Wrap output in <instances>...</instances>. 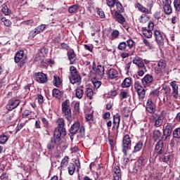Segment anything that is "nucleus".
I'll list each match as a JSON object with an SVG mask.
<instances>
[{
  "label": "nucleus",
  "instance_id": "f257e3e1",
  "mask_svg": "<svg viewBox=\"0 0 180 180\" xmlns=\"http://www.w3.org/2000/svg\"><path fill=\"white\" fill-rule=\"evenodd\" d=\"M170 86L172 88V91L171 93V89L167 88L165 89L163 87L165 91L164 96H170L172 95L174 99H178L179 93H178V84H176V81H172L169 83Z\"/></svg>",
  "mask_w": 180,
  "mask_h": 180
},
{
  "label": "nucleus",
  "instance_id": "f03ea898",
  "mask_svg": "<svg viewBox=\"0 0 180 180\" xmlns=\"http://www.w3.org/2000/svg\"><path fill=\"white\" fill-rule=\"evenodd\" d=\"M62 113L68 122L72 120L71 108L70 107V100H66L62 103Z\"/></svg>",
  "mask_w": 180,
  "mask_h": 180
},
{
  "label": "nucleus",
  "instance_id": "7ed1b4c3",
  "mask_svg": "<svg viewBox=\"0 0 180 180\" xmlns=\"http://www.w3.org/2000/svg\"><path fill=\"white\" fill-rule=\"evenodd\" d=\"M70 74L71 77H70V82L73 85L76 84L77 85H80L81 84V76L78 74L77 68L74 66H70Z\"/></svg>",
  "mask_w": 180,
  "mask_h": 180
},
{
  "label": "nucleus",
  "instance_id": "20e7f679",
  "mask_svg": "<svg viewBox=\"0 0 180 180\" xmlns=\"http://www.w3.org/2000/svg\"><path fill=\"white\" fill-rule=\"evenodd\" d=\"M175 128V125L172 123H167L166 126L163 127V134L162 136V140L165 141L168 137H170L171 134H172V130Z\"/></svg>",
  "mask_w": 180,
  "mask_h": 180
},
{
  "label": "nucleus",
  "instance_id": "39448f33",
  "mask_svg": "<svg viewBox=\"0 0 180 180\" xmlns=\"http://www.w3.org/2000/svg\"><path fill=\"white\" fill-rule=\"evenodd\" d=\"M131 148V139L130 136L125 135L122 139V153L124 157H127V150Z\"/></svg>",
  "mask_w": 180,
  "mask_h": 180
},
{
  "label": "nucleus",
  "instance_id": "423d86ee",
  "mask_svg": "<svg viewBox=\"0 0 180 180\" xmlns=\"http://www.w3.org/2000/svg\"><path fill=\"white\" fill-rule=\"evenodd\" d=\"M91 77L92 75H95V77H103L105 75V68L102 65H96L95 62H93Z\"/></svg>",
  "mask_w": 180,
  "mask_h": 180
},
{
  "label": "nucleus",
  "instance_id": "0eeeda50",
  "mask_svg": "<svg viewBox=\"0 0 180 180\" xmlns=\"http://www.w3.org/2000/svg\"><path fill=\"white\" fill-rule=\"evenodd\" d=\"M142 33L147 39H151L153 37V31L154 30V22L149 21L148 23V28L143 27Z\"/></svg>",
  "mask_w": 180,
  "mask_h": 180
},
{
  "label": "nucleus",
  "instance_id": "6e6552de",
  "mask_svg": "<svg viewBox=\"0 0 180 180\" xmlns=\"http://www.w3.org/2000/svg\"><path fill=\"white\" fill-rule=\"evenodd\" d=\"M165 68H167V61L164 59H160L155 68V74L158 77H161Z\"/></svg>",
  "mask_w": 180,
  "mask_h": 180
},
{
  "label": "nucleus",
  "instance_id": "1a4fd4ad",
  "mask_svg": "<svg viewBox=\"0 0 180 180\" xmlns=\"http://www.w3.org/2000/svg\"><path fill=\"white\" fill-rule=\"evenodd\" d=\"M25 56V51H18L14 57V61L18 64L20 68L25 65V59H23V57Z\"/></svg>",
  "mask_w": 180,
  "mask_h": 180
},
{
  "label": "nucleus",
  "instance_id": "9d476101",
  "mask_svg": "<svg viewBox=\"0 0 180 180\" xmlns=\"http://www.w3.org/2000/svg\"><path fill=\"white\" fill-rule=\"evenodd\" d=\"M134 88L137 92L139 101H144L146 98V89L140 85V83L136 82L134 84Z\"/></svg>",
  "mask_w": 180,
  "mask_h": 180
},
{
  "label": "nucleus",
  "instance_id": "9b49d317",
  "mask_svg": "<svg viewBox=\"0 0 180 180\" xmlns=\"http://www.w3.org/2000/svg\"><path fill=\"white\" fill-rule=\"evenodd\" d=\"M147 6H148V8L144 7L140 3L136 4V8L139 9L140 12H142V13H144V15H151V11L154 5L153 4H150Z\"/></svg>",
  "mask_w": 180,
  "mask_h": 180
},
{
  "label": "nucleus",
  "instance_id": "f8f14e48",
  "mask_svg": "<svg viewBox=\"0 0 180 180\" xmlns=\"http://www.w3.org/2000/svg\"><path fill=\"white\" fill-rule=\"evenodd\" d=\"M152 120L154 123L153 126H155V127H161V126H162V123H164V117L162 115L155 114L152 115Z\"/></svg>",
  "mask_w": 180,
  "mask_h": 180
},
{
  "label": "nucleus",
  "instance_id": "ddd939ff",
  "mask_svg": "<svg viewBox=\"0 0 180 180\" xmlns=\"http://www.w3.org/2000/svg\"><path fill=\"white\" fill-rule=\"evenodd\" d=\"M164 151H165V148H164V140L162 139L155 144L154 153L158 155H162Z\"/></svg>",
  "mask_w": 180,
  "mask_h": 180
},
{
  "label": "nucleus",
  "instance_id": "4468645a",
  "mask_svg": "<svg viewBox=\"0 0 180 180\" xmlns=\"http://www.w3.org/2000/svg\"><path fill=\"white\" fill-rule=\"evenodd\" d=\"M77 167V171L81 168V163L79 162V160L76 159L75 160V163H70L68 166V170L69 175H74V172H75V167Z\"/></svg>",
  "mask_w": 180,
  "mask_h": 180
},
{
  "label": "nucleus",
  "instance_id": "2eb2a0df",
  "mask_svg": "<svg viewBox=\"0 0 180 180\" xmlns=\"http://www.w3.org/2000/svg\"><path fill=\"white\" fill-rule=\"evenodd\" d=\"M162 34L163 33L161 31L158 30H154L153 35L158 46H164V35Z\"/></svg>",
  "mask_w": 180,
  "mask_h": 180
},
{
  "label": "nucleus",
  "instance_id": "dca6fc26",
  "mask_svg": "<svg viewBox=\"0 0 180 180\" xmlns=\"http://www.w3.org/2000/svg\"><path fill=\"white\" fill-rule=\"evenodd\" d=\"M18 105H20V100L12 99L8 101V103L6 106V109H7V110H13V109H16V107Z\"/></svg>",
  "mask_w": 180,
  "mask_h": 180
},
{
  "label": "nucleus",
  "instance_id": "f3484780",
  "mask_svg": "<svg viewBox=\"0 0 180 180\" xmlns=\"http://www.w3.org/2000/svg\"><path fill=\"white\" fill-rule=\"evenodd\" d=\"M146 109L148 113H155V104L151 98L147 100Z\"/></svg>",
  "mask_w": 180,
  "mask_h": 180
},
{
  "label": "nucleus",
  "instance_id": "a211bd4d",
  "mask_svg": "<svg viewBox=\"0 0 180 180\" xmlns=\"http://www.w3.org/2000/svg\"><path fill=\"white\" fill-rule=\"evenodd\" d=\"M46 29V25L42 24L37 27L34 30H32L30 32V36L31 37H35L37 34L41 33Z\"/></svg>",
  "mask_w": 180,
  "mask_h": 180
},
{
  "label": "nucleus",
  "instance_id": "6ab92c4d",
  "mask_svg": "<svg viewBox=\"0 0 180 180\" xmlns=\"http://www.w3.org/2000/svg\"><path fill=\"white\" fill-rule=\"evenodd\" d=\"M35 78L39 84H46L47 82V75L43 72H36Z\"/></svg>",
  "mask_w": 180,
  "mask_h": 180
},
{
  "label": "nucleus",
  "instance_id": "aec40b11",
  "mask_svg": "<svg viewBox=\"0 0 180 180\" xmlns=\"http://www.w3.org/2000/svg\"><path fill=\"white\" fill-rule=\"evenodd\" d=\"M67 134V131L63 132V130L58 129V130L54 131L53 134V140L58 141V143H61V136H65Z\"/></svg>",
  "mask_w": 180,
  "mask_h": 180
},
{
  "label": "nucleus",
  "instance_id": "412c9836",
  "mask_svg": "<svg viewBox=\"0 0 180 180\" xmlns=\"http://www.w3.org/2000/svg\"><path fill=\"white\" fill-rule=\"evenodd\" d=\"M112 124V129H116V130H119V126H120V115H119V114H116L113 116Z\"/></svg>",
  "mask_w": 180,
  "mask_h": 180
},
{
  "label": "nucleus",
  "instance_id": "4be33fe9",
  "mask_svg": "<svg viewBox=\"0 0 180 180\" xmlns=\"http://www.w3.org/2000/svg\"><path fill=\"white\" fill-rule=\"evenodd\" d=\"M79 127H81V124H79V122H75L70 129V134L74 136L76 133H78V131H79Z\"/></svg>",
  "mask_w": 180,
  "mask_h": 180
},
{
  "label": "nucleus",
  "instance_id": "5701e85b",
  "mask_svg": "<svg viewBox=\"0 0 180 180\" xmlns=\"http://www.w3.org/2000/svg\"><path fill=\"white\" fill-rule=\"evenodd\" d=\"M61 144L58 141H56V139H51V141L48 143L47 148L50 150V151L54 150L55 147H57Z\"/></svg>",
  "mask_w": 180,
  "mask_h": 180
},
{
  "label": "nucleus",
  "instance_id": "b1692460",
  "mask_svg": "<svg viewBox=\"0 0 180 180\" xmlns=\"http://www.w3.org/2000/svg\"><path fill=\"white\" fill-rule=\"evenodd\" d=\"M113 180H122V173H120V167L115 166L114 167V179Z\"/></svg>",
  "mask_w": 180,
  "mask_h": 180
},
{
  "label": "nucleus",
  "instance_id": "393cba45",
  "mask_svg": "<svg viewBox=\"0 0 180 180\" xmlns=\"http://www.w3.org/2000/svg\"><path fill=\"white\" fill-rule=\"evenodd\" d=\"M114 16H115V20L118 22V23H120L121 25H123V23L126 22V19L124 18L123 15H122V13H114Z\"/></svg>",
  "mask_w": 180,
  "mask_h": 180
},
{
  "label": "nucleus",
  "instance_id": "a878e982",
  "mask_svg": "<svg viewBox=\"0 0 180 180\" xmlns=\"http://www.w3.org/2000/svg\"><path fill=\"white\" fill-rule=\"evenodd\" d=\"M108 75L110 79H115V78L119 77V72L114 68H111L109 70Z\"/></svg>",
  "mask_w": 180,
  "mask_h": 180
},
{
  "label": "nucleus",
  "instance_id": "bb28decb",
  "mask_svg": "<svg viewBox=\"0 0 180 180\" xmlns=\"http://www.w3.org/2000/svg\"><path fill=\"white\" fill-rule=\"evenodd\" d=\"M162 136V134L161 133L160 130L158 129H155L153 131V139L154 140V141H160V140H161V136Z\"/></svg>",
  "mask_w": 180,
  "mask_h": 180
},
{
  "label": "nucleus",
  "instance_id": "cd10ccee",
  "mask_svg": "<svg viewBox=\"0 0 180 180\" xmlns=\"http://www.w3.org/2000/svg\"><path fill=\"white\" fill-rule=\"evenodd\" d=\"M171 0L169 2L166 1V4L164 6L163 9L165 15H171L172 13V8H171Z\"/></svg>",
  "mask_w": 180,
  "mask_h": 180
},
{
  "label": "nucleus",
  "instance_id": "c85d7f7f",
  "mask_svg": "<svg viewBox=\"0 0 180 180\" xmlns=\"http://www.w3.org/2000/svg\"><path fill=\"white\" fill-rule=\"evenodd\" d=\"M70 161V158H68V156H65L61 161L60 162V167H58V169H65V168H67V167H68V162Z\"/></svg>",
  "mask_w": 180,
  "mask_h": 180
},
{
  "label": "nucleus",
  "instance_id": "c756f323",
  "mask_svg": "<svg viewBox=\"0 0 180 180\" xmlns=\"http://www.w3.org/2000/svg\"><path fill=\"white\" fill-rule=\"evenodd\" d=\"M68 56L69 61H70V64H75V61H77V57L75 56V53L74 51H68Z\"/></svg>",
  "mask_w": 180,
  "mask_h": 180
},
{
  "label": "nucleus",
  "instance_id": "7c9ffc66",
  "mask_svg": "<svg viewBox=\"0 0 180 180\" xmlns=\"http://www.w3.org/2000/svg\"><path fill=\"white\" fill-rule=\"evenodd\" d=\"M57 123L58 126V129L62 130L63 133H65V122L63 118H59L57 120Z\"/></svg>",
  "mask_w": 180,
  "mask_h": 180
},
{
  "label": "nucleus",
  "instance_id": "2f4dec72",
  "mask_svg": "<svg viewBox=\"0 0 180 180\" xmlns=\"http://www.w3.org/2000/svg\"><path fill=\"white\" fill-rule=\"evenodd\" d=\"M133 63L134 64L137 65L138 68H140L141 67H146V65H144V62H143V60L139 57H136L133 60Z\"/></svg>",
  "mask_w": 180,
  "mask_h": 180
},
{
  "label": "nucleus",
  "instance_id": "473e14b6",
  "mask_svg": "<svg viewBox=\"0 0 180 180\" xmlns=\"http://www.w3.org/2000/svg\"><path fill=\"white\" fill-rule=\"evenodd\" d=\"M116 11H115V13H123L124 12V8L122 3L118 1V2L115 4Z\"/></svg>",
  "mask_w": 180,
  "mask_h": 180
},
{
  "label": "nucleus",
  "instance_id": "72a5a7b5",
  "mask_svg": "<svg viewBox=\"0 0 180 180\" xmlns=\"http://www.w3.org/2000/svg\"><path fill=\"white\" fill-rule=\"evenodd\" d=\"M153 80V76L148 74L141 79V82L142 84H144V82L145 84H151Z\"/></svg>",
  "mask_w": 180,
  "mask_h": 180
},
{
  "label": "nucleus",
  "instance_id": "f704fd0d",
  "mask_svg": "<svg viewBox=\"0 0 180 180\" xmlns=\"http://www.w3.org/2000/svg\"><path fill=\"white\" fill-rule=\"evenodd\" d=\"M131 85V79L129 77H126L122 82L121 86L122 88H129Z\"/></svg>",
  "mask_w": 180,
  "mask_h": 180
},
{
  "label": "nucleus",
  "instance_id": "c9c22d12",
  "mask_svg": "<svg viewBox=\"0 0 180 180\" xmlns=\"http://www.w3.org/2000/svg\"><path fill=\"white\" fill-rule=\"evenodd\" d=\"M143 141H138L135 144L133 153H139V151H141V148H143Z\"/></svg>",
  "mask_w": 180,
  "mask_h": 180
},
{
  "label": "nucleus",
  "instance_id": "e433bc0d",
  "mask_svg": "<svg viewBox=\"0 0 180 180\" xmlns=\"http://www.w3.org/2000/svg\"><path fill=\"white\" fill-rule=\"evenodd\" d=\"M1 11L5 16H9L11 12V10H9V8H8V6L5 4H4L1 6Z\"/></svg>",
  "mask_w": 180,
  "mask_h": 180
},
{
  "label": "nucleus",
  "instance_id": "4c0bfd02",
  "mask_svg": "<svg viewBox=\"0 0 180 180\" xmlns=\"http://www.w3.org/2000/svg\"><path fill=\"white\" fill-rule=\"evenodd\" d=\"M91 82L94 85V89H98L101 85H102V82L96 80V77H94V79H91Z\"/></svg>",
  "mask_w": 180,
  "mask_h": 180
},
{
  "label": "nucleus",
  "instance_id": "58836bf2",
  "mask_svg": "<svg viewBox=\"0 0 180 180\" xmlns=\"http://www.w3.org/2000/svg\"><path fill=\"white\" fill-rule=\"evenodd\" d=\"M78 9H79V6L78 4H75L69 8L68 12L69 13H77Z\"/></svg>",
  "mask_w": 180,
  "mask_h": 180
},
{
  "label": "nucleus",
  "instance_id": "ea45409f",
  "mask_svg": "<svg viewBox=\"0 0 180 180\" xmlns=\"http://www.w3.org/2000/svg\"><path fill=\"white\" fill-rule=\"evenodd\" d=\"M9 140V136H6L5 134L0 135V144H6Z\"/></svg>",
  "mask_w": 180,
  "mask_h": 180
},
{
  "label": "nucleus",
  "instance_id": "a19ab883",
  "mask_svg": "<svg viewBox=\"0 0 180 180\" xmlns=\"http://www.w3.org/2000/svg\"><path fill=\"white\" fill-rule=\"evenodd\" d=\"M52 94L54 98H56L58 99H60V98H61V91H60V90H58V89H54L52 91Z\"/></svg>",
  "mask_w": 180,
  "mask_h": 180
},
{
  "label": "nucleus",
  "instance_id": "79ce46f5",
  "mask_svg": "<svg viewBox=\"0 0 180 180\" xmlns=\"http://www.w3.org/2000/svg\"><path fill=\"white\" fill-rule=\"evenodd\" d=\"M53 85L54 86H57V88L61 85V79L58 75L54 76Z\"/></svg>",
  "mask_w": 180,
  "mask_h": 180
},
{
  "label": "nucleus",
  "instance_id": "37998d69",
  "mask_svg": "<svg viewBox=\"0 0 180 180\" xmlns=\"http://www.w3.org/2000/svg\"><path fill=\"white\" fill-rule=\"evenodd\" d=\"M145 72H147V69L146 68V66H142L141 68H139L138 69L139 77H143Z\"/></svg>",
  "mask_w": 180,
  "mask_h": 180
},
{
  "label": "nucleus",
  "instance_id": "c03bdc74",
  "mask_svg": "<svg viewBox=\"0 0 180 180\" xmlns=\"http://www.w3.org/2000/svg\"><path fill=\"white\" fill-rule=\"evenodd\" d=\"M119 0H106V4L109 8H115Z\"/></svg>",
  "mask_w": 180,
  "mask_h": 180
},
{
  "label": "nucleus",
  "instance_id": "a18cd8bd",
  "mask_svg": "<svg viewBox=\"0 0 180 180\" xmlns=\"http://www.w3.org/2000/svg\"><path fill=\"white\" fill-rule=\"evenodd\" d=\"M120 96L122 99H127L129 96H130V93H129V91H121Z\"/></svg>",
  "mask_w": 180,
  "mask_h": 180
},
{
  "label": "nucleus",
  "instance_id": "49530a36",
  "mask_svg": "<svg viewBox=\"0 0 180 180\" xmlns=\"http://www.w3.org/2000/svg\"><path fill=\"white\" fill-rule=\"evenodd\" d=\"M94 12H96L97 15H98L100 16V18H101V19H103L105 18V13L103 12V11H101V9H99L98 8H93Z\"/></svg>",
  "mask_w": 180,
  "mask_h": 180
},
{
  "label": "nucleus",
  "instance_id": "de8ad7c7",
  "mask_svg": "<svg viewBox=\"0 0 180 180\" xmlns=\"http://www.w3.org/2000/svg\"><path fill=\"white\" fill-rule=\"evenodd\" d=\"M141 168H143L142 166L139 165V163L135 162L132 169V174H137V172H139V169H141Z\"/></svg>",
  "mask_w": 180,
  "mask_h": 180
},
{
  "label": "nucleus",
  "instance_id": "09e8293b",
  "mask_svg": "<svg viewBox=\"0 0 180 180\" xmlns=\"http://www.w3.org/2000/svg\"><path fill=\"white\" fill-rule=\"evenodd\" d=\"M75 92L76 96L78 98V99H81V98H82L84 96V90L82 89H76Z\"/></svg>",
  "mask_w": 180,
  "mask_h": 180
},
{
  "label": "nucleus",
  "instance_id": "8fccbe9b",
  "mask_svg": "<svg viewBox=\"0 0 180 180\" xmlns=\"http://www.w3.org/2000/svg\"><path fill=\"white\" fill-rule=\"evenodd\" d=\"M127 47V44H126V42L124 41H122L119 44L117 49L118 50H121V51H124Z\"/></svg>",
  "mask_w": 180,
  "mask_h": 180
},
{
  "label": "nucleus",
  "instance_id": "3c124183",
  "mask_svg": "<svg viewBox=\"0 0 180 180\" xmlns=\"http://www.w3.org/2000/svg\"><path fill=\"white\" fill-rule=\"evenodd\" d=\"M122 113L124 117H129V116H130V110H129V108L125 107L122 110Z\"/></svg>",
  "mask_w": 180,
  "mask_h": 180
},
{
  "label": "nucleus",
  "instance_id": "603ef678",
  "mask_svg": "<svg viewBox=\"0 0 180 180\" xmlns=\"http://www.w3.org/2000/svg\"><path fill=\"white\" fill-rule=\"evenodd\" d=\"M173 137L174 139H180V128H176L173 131Z\"/></svg>",
  "mask_w": 180,
  "mask_h": 180
},
{
  "label": "nucleus",
  "instance_id": "864d4df0",
  "mask_svg": "<svg viewBox=\"0 0 180 180\" xmlns=\"http://www.w3.org/2000/svg\"><path fill=\"white\" fill-rule=\"evenodd\" d=\"M39 53H40L39 56H41V57L44 58V57H46L49 53V49L46 48H43L41 49V51Z\"/></svg>",
  "mask_w": 180,
  "mask_h": 180
},
{
  "label": "nucleus",
  "instance_id": "5fc2aeb1",
  "mask_svg": "<svg viewBox=\"0 0 180 180\" xmlns=\"http://www.w3.org/2000/svg\"><path fill=\"white\" fill-rule=\"evenodd\" d=\"M146 161V158H144V156H141L138 161L136 162L139 165H140L141 167H144V162Z\"/></svg>",
  "mask_w": 180,
  "mask_h": 180
},
{
  "label": "nucleus",
  "instance_id": "6e6d98bb",
  "mask_svg": "<svg viewBox=\"0 0 180 180\" xmlns=\"http://www.w3.org/2000/svg\"><path fill=\"white\" fill-rule=\"evenodd\" d=\"M4 26H6L7 27H10V26H12V22L11 21V20H8L6 19V18L4 17V18H3V21H1Z\"/></svg>",
  "mask_w": 180,
  "mask_h": 180
},
{
  "label": "nucleus",
  "instance_id": "4d7b16f0",
  "mask_svg": "<svg viewBox=\"0 0 180 180\" xmlns=\"http://www.w3.org/2000/svg\"><path fill=\"white\" fill-rule=\"evenodd\" d=\"M171 158V155L169 154H165L164 155L160 160L162 161V162H168Z\"/></svg>",
  "mask_w": 180,
  "mask_h": 180
},
{
  "label": "nucleus",
  "instance_id": "13d9d810",
  "mask_svg": "<svg viewBox=\"0 0 180 180\" xmlns=\"http://www.w3.org/2000/svg\"><path fill=\"white\" fill-rule=\"evenodd\" d=\"M84 114H85V119L86 122H88L89 123H91V113L89 112V110H85Z\"/></svg>",
  "mask_w": 180,
  "mask_h": 180
},
{
  "label": "nucleus",
  "instance_id": "bf43d9fd",
  "mask_svg": "<svg viewBox=\"0 0 180 180\" xmlns=\"http://www.w3.org/2000/svg\"><path fill=\"white\" fill-rule=\"evenodd\" d=\"M143 41L145 46H146V47H148L150 50H153V49H154V46H153V44H151L150 41H148V40H147L146 39H143Z\"/></svg>",
  "mask_w": 180,
  "mask_h": 180
},
{
  "label": "nucleus",
  "instance_id": "052dcab7",
  "mask_svg": "<svg viewBox=\"0 0 180 180\" xmlns=\"http://www.w3.org/2000/svg\"><path fill=\"white\" fill-rule=\"evenodd\" d=\"M127 44L129 49H133V46H134V44H136L134 41H133V39H131L127 41Z\"/></svg>",
  "mask_w": 180,
  "mask_h": 180
},
{
  "label": "nucleus",
  "instance_id": "680f3d73",
  "mask_svg": "<svg viewBox=\"0 0 180 180\" xmlns=\"http://www.w3.org/2000/svg\"><path fill=\"white\" fill-rule=\"evenodd\" d=\"M174 8H175L176 11H177V12H180V1H179V0H174Z\"/></svg>",
  "mask_w": 180,
  "mask_h": 180
},
{
  "label": "nucleus",
  "instance_id": "e2e57ef3",
  "mask_svg": "<svg viewBox=\"0 0 180 180\" xmlns=\"http://www.w3.org/2000/svg\"><path fill=\"white\" fill-rule=\"evenodd\" d=\"M85 94L86 96L91 99V86H86Z\"/></svg>",
  "mask_w": 180,
  "mask_h": 180
},
{
  "label": "nucleus",
  "instance_id": "0e129e2a",
  "mask_svg": "<svg viewBox=\"0 0 180 180\" xmlns=\"http://www.w3.org/2000/svg\"><path fill=\"white\" fill-rule=\"evenodd\" d=\"M153 18L155 19V20H160L161 18V11H156L153 14Z\"/></svg>",
  "mask_w": 180,
  "mask_h": 180
},
{
  "label": "nucleus",
  "instance_id": "69168bd1",
  "mask_svg": "<svg viewBox=\"0 0 180 180\" xmlns=\"http://www.w3.org/2000/svg\"><path fill=\"white\" fill-rule=\"evenodd\" d=\"M112 39H117L119 37V32L117 30H115L111 32Z\"/></svg>",
  "mask_w": 180,
  "mask_h": 180
},
{
  "label": "nucleus",
  "instance_id": "338daca9",
  "mask_svg": "<svg viewBox=\"0 0 180 180\" xmlns=\"http://www.w3.org/2000/svg\"><path fill=\"white\" fill-rule=\"evenodd\" d=\"M74 112L75 114L79 113V103H76L74 105Z\"/></svg>",
  "mask_w": 180,
  "mask_h": 180
},
{
  "label": "nucleus",
  "instance_id": "774afa93",
  "mask_svg": "<svg viewBox=\"0 0 180 180\" xmlns=\"http://www.w3.org/2000/svg\"><path fill=\"white\" fill-rule=\"evenodd\" d=\"M41 120L42 122V124H44V127H49V120L46 119L45 117H41Z\"/></svg>",
  "mask_w": 180,
  "mask_h": 180
}]
</instances>
